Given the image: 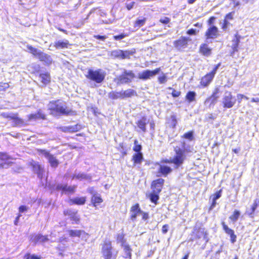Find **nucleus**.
<instances>
[{
	"mask_svg": "<svg viewBox=\"0 0 259 259\" xmlns=\"http://www.w3.org/2000/svg\"><path fill=\"white\" fill-rule=\"evenodd\" d=\"M26 48L33 57L37 58L39 61L44 62L45 65L49 66L53 63V59L50 55L31 45H27Z\"/></svg>",
	"mask_w": 259,
	"mask_h": 259,
	"instance_id": "obj_1",
	"label": "nucleus"
},
{
	"mask_svg": "<svg viewBox=\"0 0 259 259\" xmlns=\"http://www.w3.org/2000/svg\"><path fill=\"white\" fill-rule=\"evenodd\" d=\"M186 151L187 150H183L180 147H176L175 148L176 156L170 160H165L164 161L165 163H172L178 167L182 165L185 160L186 158L185 153Z\"/></svg>",
	"mask_w": 259,
	"mask_h": 259,
	"instance_id": "obj_2",
	"label": "nucleus"
},
{
	"mask_svg": "<svg viewBox=\"0 0 259 259\" xmlns=\"http://www.w3.org/2000/svg\"><path fill=\"white\" fill-rule=\"evenodd\" d=\"M49 110L51 114L54 116L64 114L65 108H63V102L59 100L50 102Z\"/></svg>",
	"mask_w": 259,
	"mask_h": 259,
	"instance_id": "obj_3",
	"label": "nucleus"
},
{
	"mask_svg": "<svg viewBox=\"0 0 259 259\" xmlns=\"http://www.w3.org/2000/svg\"><path fill=\"white\" fill-rule=\"evenodd\" d=\"M2 115L4 118L11 120L14 127L21 126L26 124L25 121L19 116L18 113L9 114L3 113Z\"/></svg>",
	"mask_w": 259,
	"mask_h": 259,
	"instance_id": "obj_4",
	"label": "nucleus"
},
{
	"mask_svg": "<svg viewBox=\"0 0 259 259\" xmlns=\"http://www.w3.org/2000/svg\"><path fill=\"white\" fill-rule=\"evenodd\" d=\"M112 247L111 241H105L103 244L101 253L104 259H115L116 253L114 254L112 251Z\"/></svg>",
	"mask_w": 259,
	"mask_h": 259,
	"instance_id": "obj_5",
	"label": "nucleus"
},
{
	"mask_svg": "<svg viewBox=\"0 0 259 259\" xmlns=\"http://www.w3.org/2000/svg\"><path fill=\"white\" fill-rule=\"evenodd\" d=\"M87 77L97 83H101L104 79L105 74L104 71L101 70H89Z\"/></svg>",
	"mask_w": 259,
	"mask_h": 259,
	"instance_id": "obj_6",
	"label": "nucleus"
},
{
	"mask_svg": "<svg viewBox=\"0 0 259 259\" xmlns=\"http://www.w3.org/2000/svg\"><path fill=\"white\" fill-rule=\"evenodd\" d=\"M32 170L37 175L40 180H42L44 177L45 169L43 166L37 161L31 160L28 163Z\"/></svg>",
	"mask_w": 259,
	"mask_h": 259,
	"instance_id": "obj_7",
	"label": "nucleus"
},
{
	"mask_svg": "<svg viewBox=\"0 0 259 259\" xmlns=\"http://www.w3.org/2000/svg\"><path fill=\"white\" fill-rule=\"evenodd\" d=\"M222 103L224 107L231 108L235 105L236 99L233 97L231 92H226L222 99Z\"/></svg>",
	"mask_w": 259,
	"mask_h": 259,
	"instance_id": "obj_8",
	"label": "nucleus"
},
{
	"mask_svg": "<svg viewBox=\"0 0 259 259\" xmlns=\"http://www.w3.org/2000/svg\"><path fill=\"white\" fill-rule=\"evenodd\" d=\"M135 76V74L132 71L124 70L123 74L117 77L118 82L120 83L130 82Z\"/></svg>",
	"mask_w": 259,
	"mask_h": 259,
	"instance_id": "obj_9",
	"label": "nucleus"
},
{
	"mask_svg": "<svg viewBox=\"0 0 259 259\" xmlns=\"http://www.w3.org/2000/svg\"><path fill=\"white\" fill-rule=\"evenodd\" d=\"M160 71V68H158L154 70H146L138 74V78L142 80H147L154 77Z\"/></svg>",
	"mask_w": 259,
	"mask_h": 259,
	"instance_id": "obj_10",
	"label": "nucleus"
},
{
	"mask_svg": "<svg viewBox=\"0 0 259 259\" xmlns=\"http://www.w3.org/2000/svg\"><path fill=\"white\" fill-rule=\"evenodd\" d=\"M220 65V64H218L217 65L215 66V67L213 68V70L205 75L204 77H203L201 80V84L204 87L207 86L208 84L210 83V82L212 80L213 78L214 77V74L216 73L217 70H218V68L219 67Z\"/></svg>",
	"mask_w": 259,
	"mask_h": 259,
	"instance_id": "obj_11",
	"label": "nucleus"
},
{
	"mask_svg": "<svg viewBox=\"0 0 259 259\" xmlns=\"http://www.w3.org/2000/svg\"><path fill=\"white\" fill-rule=\"evenodd\" d=\"M190 40L189 37L182 36L174 42V47L178 50L182 51L187 47L188 42Z\"/></svg>",
	"mask_w": 259,
	"mask_h": 259,
	"instance_id": "obj_12",
	"label": "nucleus"
},
{
	"mask_svg": "<svg viewBox=\"0 0 259 259\" xmlns=\"http://www.w3.org/2000/svg\"><path fill=\"white\" fill-rule=\"evenodd\" d=\"M164 181V180L161 178L153 181L151 186L153 191L157 193H159L162 188Z\"/></svg>",
	"mask_w": 259,
	"mask_h": 259,
	"instance_id": "obj_13",
	"label": "nucleus"
},
{
	"mask_svg": "<svg viewBox=\"0 0 259 259\" xmlns=\"http://www.w3.org/2000/svg\"><path fill=\"white\" fill-rule=\"evenodd\" d=\"M28 120H45L46 115L39 109L35 113L30 114L28 115Z\"/></svg>",
	"mask_w": 259,
	"mask_h": 259,
	"instance_id": "obj_14",
	"label": "nucleus"
},
{
	"mask_svg": "<svg viewBox=\"0 0 259 259\" xmlns=\"http://www.w3.org/2000/svg\"><path fill=\"white\" fill-rule=\"evenodd\" d=\"M218 35V29L214 26H210L205 32L206 39L216 38Z\"/></svg>",
	"mask_w": 259,
	"mask_h": 259,
	"instance_id": "obj_15",
	"label": "nucleus"
},
{
	"mask_svg": "<svg viewBox=\"0 0 259 259\" xmlns=\"http://www.w3.org/2000/svg\"><path fill=\"white\" fill-rule=\"evenodd\" d=\"M66 214H67L71 220L72 221V223L78 224L80 221V217L77 214V211L76 210H68Z\"/></svg>",
	"mask_w": 259,
	"mask_h": 259,
	"instance_id": "obj_16",
	"label": "nucleus"
},
{
	"mask_svg": "<svg viewBox=\"0 0 259 259\" xmlns=\"http://www.w3.org/2000/svg\"><path fill=\"white\" fill-rule=\"evenodd\" d=\"M33 240L35 243L44 244L49 241L48 235H42L40 234H36L33 236Z\"/></svg>",
	"mask_w": 259,
	"mask_h": 259,
	"instance_id": "obj_17",
	"label": "nucleus"
},
{
	"mask_svg": "<svg viewBox=\"0 0 259 259\" xmlns=\"http://www.w3.org/2000/svg\"><path fill=\"white\" fill-rule=\"evenodd\" d=\"M39 77L40 78L41 82L45 85H47L51 82V77L48 72L40 73L39 74Z\"/></svg>",
	"mask_w": 259,
	"mask_h": 259,
	"instance_id": "obj_18",
	"label": "nucleus"
},
{
	"mask_svg": "<svg viewBox=\"0 0 259 259\" xmlns=\"http://www.w3.org/2000/svg\"><path fill=\"white\" fill-rule=\"evenodd\" d=\"M86 201V198L85 197H75L70 199L68 200V203L70 205L76 204V205H83Z\"/></svg>",
	"mask_w": 259,
	"mask_h": 259,
	"instance_id": "obj_19",
	"label": "nucleus"
},
{
	"mask_svg": "<svg viewBox=\"0 0 259 259\" xmlns=\"http://www.w3.org/2000/svg\"><path fill=\"white\" fill-rule=\"evenodd\" d=\"M222 225L223 227V229L225 232L229 235L231 237V241L232 243H234L236 241V236L234 234V231L231 229H230L225 224L224 222L222 223Z\"/></svg>",
	"mask_w": 259,
	"mask_h": 259,
	"instance_id": "obj_20",
	"label": "nucleus"
},
{
	"mask_svg": "<svg viewBox=\"0 0 259 259\" xmlns=\"http://www.w3.org/2000/svg\"><path fill=\"white\" fill-rule=\"evenodd\" d=\"M159 172L161 173L164 176H166L167 174L170 173L171 171V168L167 166L162 165V164H158Z\"/></svg>",
	"mask_w": 259,
	"mask_h": 259,
	"instance_id": "obj_21",
	"label": "nucleus"
},
{
	"mask_svg": "<svg viewBox=\"0 0 259 259\" xmlns=\"http://www.w3.org/2000/svg\"><path fill=\"white\" fill-rule=\"evenodd\" d=\"M131 218L133 220L135 219L137 215L141 213V211L139 208V206L138 204H136L135 205L132 206L131 208Z\"/></svg>",
	"mask_w": 259,
	"mask_h": 259,
	"instance_id": "obj_22",
	"label": "nucleus"
},
{
	"mask_svg": "<svg viewBox=\"0 0 259 259\" xmlns=\"http://www.w3.org/2000/svg\"><path fill=\"white\" fill-rule=\"evenodd\" d=\"M0 155H3V157H5L4 160L0 158V161L2 162L0 163V169L4 168V166L5 164L9 165L12 163V162H8V161L11 159V157L7 154L4 153H0Z\"/></svg>",
	"mask_w": 259,
	"mask_h": 259,
	"instance_id": "obj_23",
	"label": "nucleus"
},
{
	"mask_svg": "<svg viewBox=\"0 0 259 259\" xmlns=\"http://www.w3.org/2000/svg\"><path fill=\"white\" fill-rule=\"evenodd\" d=\"M200 52L205 56H209L211 54V49H209L207 45L204 44L200 46Z\"/></svg>",
	"mask_w": 259,
	"mask_h": 259,
	"instance_id": "obj_24",
	"label": "nucleus"
},
{
	"mask_svg": "<svg viewBox=\"0 0 259 259\" xmlns=\"http://www.w3.org/2000/svg\"><path fill=\"white\" fill-rule=\"evenodd\" d=\"M47 158L52 167H56L58 166L59 164L58 161L54 155L50 154Z\"/></svg>",
	"mask_w": 259,
	"mask_h": 259,
	"instance_id": "obj_25",
	"label": "nucleus"
},
{
	"mask_svg": "<svg viewBox=\"0 0 259 259\" xmlns=\"http://www.w3.org/2000/svg\"><path fill=\"white\" fill-rule=\"evenodd\" d=\"M143 159V157L142 153H137L133 156V160H134L135 165L137 164H140Z\"/></svg>",
	"mask_w": 259,
	"mask_h": 259,
	"instance_id": "obj_26",
	"label": "nucleus"
},
{
	"mask_svg": "<svg viewBox=\"0 0 259 259\" xmlns=\"http://www.w3.org/2000/svg\"><path fill=\"white\" fill-rule=\"evenodd\" d=\"M122 98L131 97L134 96L135 94V92L131 89L127 90L126 91H121Z\"/></svg>",
	"mask_w": 259,
	"mask_h": 259,
	"instance_id": "obj_27",
	"label": "nucleus"
},
{
	"mask_svg": "<svg viewBox=\"0 0 259 259\" xmlns=\"http://www.w3.org/2000/svg\"><path fill=\"white\" fill-rule=\"evenodd\" d=\"M167 123L169 126L172 128H175L177 124V120L176 116L174 115L170 116V118L168 119Z\"/></svg>",
	"mask_w": 259,
	"mask_h": 259,
	"instance_id": "obj_28",
	"label": "nucleus"
},
{
	"mask_svg": "<svg viewBox=\"0 0 259 259\" xmlns=\"http://www.w3.org/2000/svg\"><path fill=\"white\" fill-rule=\"evenodd\" d=\"M74 178H75L79 180H87L89 181L91 180V177L88 175H87L83 173H79L74 176Z\"/></svg>",
	"mask_w": 259,
	"mask_h": 259,
	"instance_id": "obj_29",
	"label": "nucleus"
},
{
	"mask_svg": "<svg viewBox=\"0 0 259 259\" xmlns=\"http://www.w3.org/2000/svg\"><path fill=\"white\" fill-rule=\"evenodd\" d=\"M81 126L80 125L76 124L71 126L66 127V132H75L79 131L81 129Z\"/></svg>",
	"mask_w": 259,
	"mask_h": 259,
	"instance_id": "obj_30",
	"label": "nucleus"
},
{
	"mask_svg": "<svg viewBox=\"0 0 259 259\" xmlns=\"http://www.w3.org/2000/svg\"><path fill=\"white\" fill-rule=\"evenodd\" d=\"M109 98L111 99H117L119 98H122L121 92H112L109 94Z\"/></svg>",
	"mask_w": 259,
	"mask_h": 259,
	"instance_id": "obj_31",
	"label": "nucleus"
},
{
	"mask_svg": "<svg viewBox=\"0 0 259 259\" xmlns=\"http://www.w3.org/2000/svg\"><path fill=\"white\" fill-rule=\"evenodd\" d=\"M146 120L145 118H143L141 120L139 121L138 123V127L143 132L146 131Z\"/></svg>",
	"mask_w": 259,
	"mask_h": 259,
	"instance_id": "obj_32",
	"label": "nucleus"
},
{
	"mask_svg": "<svg viewBox=\"0 0 259 259\" xmlns=\"http://www.w3.org/2000/svg\"><path fill=\"white\" fill-rule=\"evenodd\" d=\"M240 215V213L239 211L235 210L234 211L233 214L229 217V219L233 222H236L237 221V220L238 219Z\"/></svg>",
	"mask_w": 259,
	"mask_h": 259,
	"instance_id": "obj_33",
	"label": "nucleus"
},
{
	"mask_svg": "<svg viewBox=\"0 0 259 259\" xmlns=\"http://www.w3.org/2000/svg\"><path fill=\"white\" fill-rule=\"evenodd\" d=\"M158 194L153 191L152 193L149 194V197L152 202L156 203L159 198Z\"/></svg>",
	"mask_w": 259,
	"mask_h": 259,
	"instance_id": "obj_34",
	"label": "nucleus"
},
{
	"mask_svg": "<svg viewBox=\"0 0 259 259\" xmlns=\"http://www.w3.org/2000/svg\"><path fill=\"white\" fill-rule=\"evenodd\" d=\"M25 259H41L42 256L40 255L37 254H30V253H26L24 256Z\"/></svg>",
	"mask_w": 259,
	"mask_h": 259,
	"instance_id": "obj_35",
	"label": "nucleus"
},
{
	"mask_svg": "<svg viewBox=\"0 0 259 259\" xmlns=\"http://www.w3.org/2000/svg\"><path fill=\"white\" fill-rule=\"evenodd\" d=\"M81 230H71L68 231L69 235L72 237H79L80 234Z\"/></svg>",
	"mask_w": 259,
	"mask_h": 259,
	"instance_id": "obj_36",
	"label": "nucleus"
},
{
	"mask_svg": "<svg viewBox=\"0 0 259 259\" xmlns=\"http://www.w3.org/2000/svg\"><path fill=\"white\" fill-rule=\"evenodd\" d=\"M103 201L102 198L100 196L94 195L92 198V202L94 203V206L95 204L101 203Z\"/></svg>",
	"mask_w": 259,
	"mask_h": 259,
	"instance_id": "obj_37",
	"label": "nucleus"
},
{
	"mask_svg": "<svg viewBox=\"0 0 259 259\" xmlns=\"http://www.w3.org/2000/svg\"><path fill=\"white\" fill-rule=\"evenodd\" d=\"M122 51L119 50L112 51L111 53L112 57H113L114 58H119V59H122Z\"/></svg>",
	"mask_w": 259,
	"mask_h": 259,
	"instance_id": "obj_38",
	"label": "nucleus"
},
{
	"mask_svg": "<svg viewBox=\"0 0 259 259\" xmlns=\"http://www.w3.org/2000/svg\"><path fill=\"white\" fill-rule=\"evenodd\" d=\"M196 94L194 92H189L186 95V99L189 102H192L195 100Z\"/></svg>",
	"mask_w": 259,
	"mask_h": 259,
	"instance_id": "obj_39",
	"label": "nucleus"
},
{
	"mask_svg": "<svg viewBox=\"0 0 259 259\" xmlns=\"http://www.w3.org/2000/svg\"><path fill=\"white\" fill-rule=\"evenodd\" d=\"M90 237V235L88 233H87L84 231L81 230L79 238H80L82 240H84L85 241H87Z\"/></svg>",
	"mask_w": 259,
	"mask_h": 259,
	"instance_id": "obj_40",
	"label": "nucleus"
},
{
	"mask_svg": "<svg viewBox=\"0 0 259 259\" xmlns=\"http://www.w3.org/2000/svg\"><path fill=\"white\" fill-rule=\"evenodd\" d=\"M158 80L161 84L165 83L167 80V78L166 74L162 73V75L158 77Z\"/></svg>",
	"mask_w": 259,
	"mask_h": 259,
	"instance_id": "obj_41",
	"label": "nucleus"
},
{
	"mask_svg": "<svg viewBox=\"0 0 259 259\" xmlns=\"http://www.w3.org/2000/svg\"><path fill=\"white\" fill-rule=\"evenodd\" d=\"M135 146L133 148L134 150L137 153H141L140 151L142 149V146L138 144V141L135 140L134 141Z\"/></svg>",
	"mask_w": 259,
	"mask_h": 259,
	"instance_id": "obj_42",
	"label": "nucleus"
},
{
	"mask_svg": "<svg viewBox=\"0 0 259 259\" xmlns=\"http://www.w3.org/2000/svg\"><path fill=\"white\" fill-rule=\"evenodd\" d=\"M146 19L145 18L143 19H138L137 20L135 23V27H140L142 26H143L145 23Z\"/></svg>",
	"mask_w": 259,
	"mask_h": 259,
	"instance_id": "obj_43",
	"label": "nucleus"
},
{
	"mask_svg": "<svg viewBox=\"0 0 259 259\" xmlns=\"http://www.w3.org/2000/svg\"><path fill=\"white\" fill-rule=\"evenodd\" d=\"M10 85L8 82H0V92H4L9 88Z\"/></svg>",
	"mask_w": 259,
	"mask_h": 259,
	"instance_id": "obj_44",
	"label": "nucleus"
},
{
	"mask_svg": "<svg viewBox=\"0 0 259 259\" xmlns=\"http://www.w3.org/2000/svg\"><path fill=\"white\" fill-rule=\"evenodd\" d=\"M240 36L237 34L235 35V38L233 40V44L232 47H238L239 43L240 42Z\"/></svg>",
	"mask_w": 259,
	"mask_h": 259,
	"instance_id": "obj_45",
	"label": "nucleus"
},
{
	"mask_svg": "<svg viewBox=\"0 0 259 259\" xmlns=\"http://www.w3.org/2000/svg\"><path fill=\"white\" fill-rule=\"evenodd\" d=\"M54 46L57 49H63L65 47V42L56 41L54 43Z\"/></svg>",
	"mask_w": 259,
	"mask_h": 259,
	"instance_id": "obj_46",
	"label": "nucleus"
},
{
	"mask_svg": "<svg viewBox=\"0 0 259 259\" xmlns=\"http://www.w3.org/2000/svg\"><path fill=\"white\" fill-rule=\"evenodd\" d=\"M133 53H134V52H133V51H122V59L129 58L130 56L132 55Z\"/></svg>",
	"mask_w": 259,
	"mask_h": 259,
	"instance_id": "obj_47",
	"label": "nucleus"
},
{
	"mask_svg": "<svg viewBox=\"0 0 259 259\" xmlns=\"http://www.w3.org/2000/svg\"><path fill=\"white\" fill-rule=\"evenodd\" d=\"M256 206H257V203H256V201H255V202L253 203V205H252V207H251V208L250 210H248V211H247V212L248 213V214H249L251 217H252V214L253 213V212H254V211H255V209H256Z\"/></svg>",
	"mask_w": 259,
	"mask_h": 259,
	"instance_id": "obj_48",
	"label": "nucleus"
},
{
	"mask_svg": "<svg viewBox=\"0 0 259 259\" xmlns=\"http://www.w3.org/2000/svg\"><path fill=\"white\" fill-rule=\"evenodd\" d=\"M217 93L214 92L212 94V95L207 100V101H211V103L214 104L216 101L218 97L217 96Z\"/></svg>",
	"mask_w": 259,
	"mask_h": 259,
	"instance_id": "obj_49",
	"label": "nucleus"
},
{
	"mask_svg": "<svg viewBox=\"0 0 259 259\" xmlns=\"http://www.w3.org/2000/svg\"><path fill=\"white\" fill-rule=\"evenodd\" d=\"M230 5L235 8L239 6L240 3L237 0H230Z\"/></svg>",
	"mask_w": 259,
	"mask_h": 259,
	"instance_id": "obj_50",
	"label": "nucleus"
},
{
	"mask_svg": "<svg viewBox=\"0 0 259 259\" xmlns=\"http://www.w3.org/2000/svg\"><path fill=\"white\" fill-rule=\"evenodd\" d=\"M123 246H124V250L126 254V256L130 257L131 256V250H130L129 246L125 244V245H124Z\"/></svg>",
	"mask_w": 259,
	"mask_h": 259,
	"instance_id": "obj_51",
	"label": "nucleus"
},
{
	"mask_svg": "<svg viewBox=\"0 0 259 259\" xmlns=\"http://www.w3.org/2000/svg\"><path fill=\"white\" fill-rule=\"evenodd\" d=\"M75 189H76L75 186H69L67 188L66 187V192L67 191L69 193H73L75 192Z\"/></svg>",
	"mask_w": 259,
	"mask_h": 259,
	"instance_id": "obj_52",
	"label": "nucleus"
},
{
	"mask_svg": "<svg viewBox=\"0 0 259 259\" xmlns=\"http://www.w3.org/2000/svg\"><path fill=\"white\" fill-rule=\"evenodd\" d=\"M183 137L186 139L191 140L192 139V137H193V132H190L187 133L184 135Z\"/></svg>",
	"mask_w": 259,
	"mask_h": 259,
	"instance_id": "obj_53",
	"label": "nucleus"
},
{
	"mask_svg": "<svg viewBox=\"0 0 259 259\" xmlns=\"http://www.w3.org/2000/svg\"><path fill=\"white\" fill-rule=\"evenodd\" d=\"M198 32L199 30L194 29H190L187 31V34L189 35H196Z\"/></svg>",
	"mask_w": 259,
	"mask_h": 259,
	"instance_id": "obj_54",
	"label": "nucleus"
},
{
	"mask_svg": "<svg viewBox=\"0 0 259 259\" xmlns=\"http://www.w3.org/2000/svg\"><path fill=\"white\" fill-rule=\"evenodd\" d=\"M37 151L39 153L44 154L46 157H47L50 154L49 152H48L46 150H43V149H37Z\"/></svg>",
	"mask_w": 259,
	"mask_h": 259,
	"instance_id": "obj_55",
	"label": "nucleus"
},
{
	"mask_svg": "<svg viewBox=\"0 0 259 259\" xmlns=\"http://www.w3.org/2000/svg\"><path fill=\"white\" fill-rule=\"evenodd\" d=\"M221 190L217 192L214 195L212 196L211 198H213L214 200H217L220 198L221 196Z\"/></svg>",
	"mask_w": 259,
	"mask_h": 259,
	"instance_id": "obj_56",
	"label": "nucleus"
},
{
	"mask_svg": "<svg viewBox=\"0 0 259 259\" xmlns=\"http://www.w3.org/2000/svg\"><path fill=\"white\" fill-rule=\"evenodd\" d=\"M18 209L20 213H22L26 211L28 208L25 205H21L19 206Z\"/></svg>",
	"mask_w": 259,
	"mask_h": 259,
	"instance_id": "obj_57",
	"label": "nucleus"
},
{
	"mask_svg": "<svg viewBox=\"0 0 259 259\" xmlns=\"http://www.w3.org/2000/svg\"><path fill=\"white\" fill-rule=\"evenodd\" d=\"M126 36H127L126 34H120L119 35H115V36H114V38L115 40H120V39H121L124 38Z\"/></svg>",
	"mask_w": 259,
	"mask_h": 259,
	"instance_id": "obj_58",
	"label": "nucleus"
},
{
	"mask_svg": "<svg viewBox=\"0 0 259 259\" xmlns=\"http://www.w3.org/2000/svg\"><path fill=\"white\" fill-rule=\"evenodd\" d=\"M170 20L167 17H164L160 19V22L163 24H167L169 22Z\"/></svg>",
	"mask_w": 259,
	"mask_h": 259,
	"instance_id": "obj_59",
	"label": "nucleus"
},
{
	"mask_svg": "<svg viewBox=\"0 0 259 259\" xmlns=\"http://www.w3.org/2000/svg\"><path fill=\"white\" fill-rule=\"evenodd\" d=\"M168 225H164L162 226V232L163 234H166L168 229Z\"/></svg>",
	"mask_w": 259,
	"mask_h": 259,
	"instance_id": "obj_60",
	"label": "nucleus"
},
{
	"mask_svg": "<svg viewBox=\"0 0 259 259\" xmlns=\"http://www.w3.org/2000/svg\"><path fill=\"white\" fill-rule=\"evenodd\" d=\"M244 97V95L243 94H237V98L238 103H240L241 102V101H242V99H243Z\"/></svg>",
	"mask_w": 259,
	"mask_h": 259,
	"instance_id": "obj_61",
	"label": "nucleus"
},
{
	"mask_svg": "<svg viewBox=\"0 0 259 259\" xmlns=\"http://www.w3.org/2000/svg\"><path fill=\"white\" fill-rule=\"evenodd\" d=\"M21 216V214L20 213H19L17 214V216L16 217V218L14 221V224L15 225H16V226L18 225L19 218H20Z\"/></svg>",
	"mask_w": 259,
	"mask_h": 259,
	"instance_id": "obj_62",
	"label": "nucleus"
},
{
	"mask_svg": "<svg viewBox=\"0 0 259 259\" xmlns=\"http://www.w3.org/2000/svg\"><path fill=\"white\" fill-rule=\"evenodd\" d=\"M180 94H181L180 92L177 91L176 90H174L172 93V96L174 97H178L180 95Z\"/></svg>",
	"mask_w": 259,
	"mask_h": 259,
	"instance_id": "obj_63",
	"label": "nucleus"
},
{
	"mask_svg": "<svg viewBox=\"0 0 259 259\" xmlns=\"http://www.w3.org/2000/svg\"><path fill=\"white\" fill-rule=\"evenodd\" d=\"M215 19V18L214 17H211L209 19V20L208 21V24L209 25V26H212V24H213Z\"/></svg>",
	"mask_w": 259,
	"mask_h": 259,
	"instance_id": "obj_64",
	"label": "nucleus"
}]
</instances>
